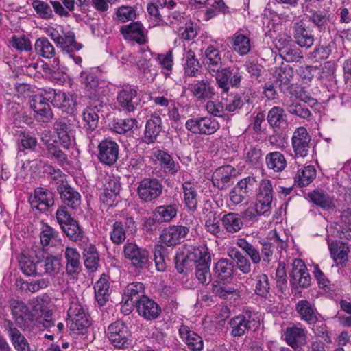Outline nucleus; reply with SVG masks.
Masks as SVG:
<instances>
[{
    "label": "nucleus",
    "instance_id": "1",
    "mask_svg": "<svg viewBox=\"0 0 351 351\" xmlns=\"http://www.w3.org/2000/svg\"><path fill=\"white\" fill-rule=\"evenodd\" d=\"M80 81L84 86L85 97L88 101H92L94 106H104V84L99 80V72L97 70L90 69L84 71L80 73Z\"/></svg>",
    "mask_w": 351,
    "mask_h": 351
},
{
    "label": "nucleus",
    "instance_id": "2",
    "mask_svg": "<svg viewBox=\"0 0 351 351\" xmlns=\"http://www.w3.org/2000/svg\"><path fill=\"white\" fill-rule=\"evenodd\" d=\"M48 35L63 53L69 55L76 64L81 65L82 58L80 56H76L75 52L82 49L83 45L76 41L75 35L73 32L62 31V34H61L58 30L53 28L48 31Z\"/></svg>",
    "mask_w": 351,
    "mask_h": 351
},
{
    "label": "nucleus",
    "instance_id": "3",
    "mask_svg": "<svg viewBox=\"0 0 351 351\" xmlns=\"http://www.w3.org/2000/svg\"><path fill=\"white\" fill-rule=\"evenodd\" d=\"M56 220L63 232L73 241H83L84 232L78 222L71 217L66 206H60L56 213Z\"/></svg>",
    "mask_w": 351,
    "mask_h": 351
},
{
    "label": "nucleus",
    "instance_id": "4",
    "mask_svg": "<svg viewBox=\"0 0 351 351\" xmlns=\"http://www.w3.org/2000/svg\"><path fill=\"white\" fill-rule=\"evenodd\" d=\"M111 344L117 349H128L132 346V333L127 325L121 320L111 323L106 331Z\"/></svg>",
    "mask_w": 351,
    "mask_h": 351
},
{
    "label": "nucleus",
    "instance_id": "5",
    "mask_svg": "<svg viewBox=\"0 0 351 351\" xmlns=\"http://www.w3.org/2000/svg\"><path fill=\"white\" fill-rule=\"evenodd\" d=\"M123 254L125 258L138 272L148 269L151 265L149 251L135 243L127 242L123 247Z\"/></svg>",
    "mask_w": 351,
    "mask_h": 351
},
{
    "label": "nucleus",
    "instance_id": "6",
    "mask_svg": "<svg viewBox=\"0 0 351 351\" xmlns=\"http://www.w3.org/2000/svg\"><path fill=\"white\" fill-rule=\"evenodd\" d=\"M254 315L252 311L245 309L242 313L231 318L228 322L231 335L234 337H241L248 331L257 328L259 323L255 319Z\"/></svg>",
    "mask_w": 351,
    "mask_h": 351
},
{
    "label": "nucleus",
    "instance_id": "7",
    "mask_svg": "<svg viewBox=\"0 0 351 351\" xmlns=\"http://www.w3.org/2000/svg\"><path fill=\"white\" fill-rule=\"evenodd\" d=\"M216 80L217 87L221 89V95L227 94L230 87L239 88L243 80V73L239 69L224 67L215 74H212Z\"/></svg>",
    "mask_w": 351,
    "mask_h": 351
},
{
    "label": "nucleus",
    "instance_id": "8",
    "mask_svg": "<svg viewBox=\"0 0 351 351\" xmlns=\"http://www.w3.org/2000/svg\"><path fill=\"white\" fill-rule=\"evenodd\" d=\"M185 127L194 134L211 135L219 129L220 125L211 117H197L188 119Z\"/></svg>",
    "mask_w": 351,
    "mask_h": 351
},
{
    "label": "nucleus",
    "instance_id": "9",
    "mask_svg": "<svg viewBox=\"0 0 351 351\" xmlns=\"http://www.w3.org/2000/svg\"><path fill=\"white\" fill-rule=\"evenodd\" d=\"M163 185L158 179L144 178L138 183L137 193L141 201L148 203L160 197Z\"/></svg>",
    "mask_w": 351,
    "mask_h": 351
},
{
    "label": "nucleus",
    "instance_id": "10",
    "mask_svg": "<svg viewBox=\"0 0 351 351\" xmlns=\"http://www.w3.org/2000/svg\"><path fill=\"white\" fill-rule=\"evenodd\" d=\"M68 317L71 323L70 329L77 334L84 331L90 326L88 315L84 307L77 302H72L68 310Z\"/></svg>",
    "mask_w": 351,
    "mask_h": 351
},
{
    "label": "nucleus",
    "instance_id": "11",
    "mask_svg": "<svg viewBox=\"0 0 351 351\" xmlns=\"http://www.w3.org/2000/svg\"><path fill=\"white\" fill-rule=\"evenodd\" d=\"M311 137L307 130L300 126L297 128L291 137V145L295 158H305L311 149Z\"/></svg>",
    "mask_w": 351,
    "mask_h": 351
},
{
    "label": "nucleus",
    "instance_id": "12",
    "mask_svg": "<svg viewBox=\"0 0 351 351\" xmlns=\"http://www.w3.org/2000/svg\"><path fill=\"white\" fill-rule=\"evenodd\" d=\"M97 159L103 165L109 167L114 165L119 154V145L110 139L102 140L97 146Z\"/></svg>",
    "mask_w": 351,
    "mask_h": 351
},
{
    "label": "nucleus",
    "instance_id": "13",
    "mask_svg": "<svg viewBox=\"0 0 351 351\" xmlns=\"http://www.w3.org/2000/svg\"><path fill=\"white\" fill-rule=\"evenodd\" d=\"M29 105L35 113V119L38 122L48 123L51 121L53 113L45 95H34L29 101Z\"/></svg>",
    "mask_w": 351,
    "mask_h": 351
},
{
    "label": "nucleus",
    "instance_id": "14",
    "mask_svg": "<svg viewBox=\"0 0 351 351\" xmlns=\"http://www.w3.org/2000/svg\"><path fill=\"white\" fill-rule=\"evenodd\" d=\"M71 145V140L58 138L53 136L51 145L47 151L48 154L57 162L63 166L69 163L67 152L69 151Z\"/></svg>",
    "mask_w": 351,
    "mask_h": 351
},
{
    "label": "nucleus",
    "instance_id": "15",
    "mask_svg": "<svg viewBox=\"0 0 351 351\" xmlns=\"http://www.w3.org/2000/svg\"><path fill=\"white\" fill-rule=\"evenodd\" d=\"M290 277V282L294 288H306L311 285L310 274L306 265L301 259H293Z\"/></svg>",
    "mask_w": 351,
    "mask_h": 351
},
{
    "label": "nucleus",
    "instance_id": "16",
    "mask_svg": "<svg viewBox=\"0 0 351 351\" xmlns=\"http://www.w3.org/2000/svg\"><path fill=\"white\" fill-rule=\"evenodd\" d=\"M31 206L40 213H45L54 205V195L49 189L37 187L34 189V195L29 198Z\"/></svg>",
    "mask_w": 351,
    "mask_h": 351
},
{
    "label": "nucleus",
    "instance_id": "17",
    "mask_svg": "<svg viewBox=\"0 0 351 351\" xmlns=\"http://www.w3.org/2000/svg\"><path fill=\"white\" fill-rule=\"evenodd\" d=\"M121 188V183L117 178L110 176L105 178L103 192L99 196L101 202L107 206H112L114 202L117 201Z\"/></svg>",
    "mask_w": 351,
    "mask_h": 351
},
{
    "label": "nucleus",
    "instance_id": "18",
    "mask_svg": "<svg viewBox=\"0 0 351 351\" xmlns=\"http://www.w3.org/2000/svg\"><path fill=\"white\" fill-rule=\"evenodd\" d=\"M123 226H125L126 230L130 234H135L137 230L136 223L131 217L116 221L110 232V239L114 244L119 245L126 239L128 235L123 231Z\"/></svg>",
    "mask_w": 351,
    "mask_h": 351
},
{
    "label": "nucleus",
    "instance_id": "19",
    "mask_svg": "<svg viewBox=\"0 0 351 351\" xmlns=\"http://www.w3.org/2000/svg\"><path fill=\"white\" fill-rule=\"evenodd\" d=\"M3 326L10 338V342L16 351H31L30 345L25 337L15 327L14 324L9 319H5Z\"/></svg>",
    "mask_w": 351,
    "mask_h": 351
},
{
    "label": "nucleus",
    "instance_id": "20",
    "mask_svg": "<svg viewBox=\"0 0 351 351\" xmlns=\"http://www.w3.org/2000/svg\"><path fill=\"white\" fill-rule=\"evenodd\" d=\"M136 308L138 315L147 321L158 319L162 313L160 306L148 296L138 300Z\"/></svg>",
    "mask_w": 351,
    "mask_h": 351
},
{
    "label": "nucleus",
    "instance_id": "21",
    "mask_svg": "<svg viewBox=\"0 0 351 351\" xmlns=\"http://www.w3.org/2000/svg\"><path fill=\"white\" fill-rule=\"evenodd\" d=\"M274 199V190L271 181L263 180L259 184V190L256 195V204L265 210L269 215L271 214L272 202Z\"/></svg>",
    "mask_w": 351,
    "mask_h": 351
},
{
    "label": "nucleus",
    "instance_id": "22",
    "mask_svg": "<svg viewBox=\"0 0 351 351\" xmlns=\"http://www.w3.org/2000/svg\"><path fill=\"white\" fill-rule=\"evenodd\" d=\"M117 99L119 106L129 113L134 112L141 102L137 90L130 86L123 87L119 92Z\"/></svg>",
    "mask_w": 351,
    "mask_h": 351
},
{
    "label": "nucleus",
    "instance_id": "23",
    "mask_svg": "<svg viewBox=\"0 0 351 351\" xmlns=\"http://www.w3.org/2000/svg\"><path fill=\"white\" fill-rule=\"evenodd\" d=\"M234 264L232 261L227 258H220L215 263L213 267V276L215 281L229 284L233 279Z\"/></svg>",
    "mask_w": 351,
    "mask_h": 351
},
{
    "label": "nucleus",
    "instance_id": "24",
    "mask_svg": "<svg viewBox=\"0 0 351 351\" xmlns=\"http://www.w3.org/2000/svg\"><path fill=\"white\" fill-rule=\"evenodd\" d=\"M178 209V199L170 198L169 204L156 207L152 215L159 223H170L177 217Z\"/></svg>",
    "mask_w": 351,
    "mask_h": 351
},
{
    "label": "nucleus",
    "instance_id": "25",
    "mask_svg": "<svg viewBox=\"0 0 351 351\" xmlns=\"http://www.w3.org/2000/svg\"><path fill=\"white\" fill-rule=\"evenodd\" d=\"M63 206L72 210H77L81 204V195L69 184L62 183L57 187Z\"/></svg>",
    "mask_w": 351,
    "mask_h": 351
},
{
    "label": "nucleus",
    "instance_id": "26",
    "mask_svg": "<svg viewBox=\"0 0 351 351\" xmlns=\"http://www.w3.org/2000/svg\"><path fill=\"white\" fill-rule=\"evenodd\" d=\"M162 129L161 117L156 112L152 113L146 121L142 141L146 144L155 143Z\"/></svg>",
    "mask_w": 351,
    "mask_h": 351
},
{
    "label": "nucleus",
    "instance_id": "27",
    "mask_svg": "<svg viewBox=\"0 0 351 351\" xmlns=\"http://www.w3.org/2000/svg\"><path fill=\"white\" fill-rule=\"evenodd\" d=\"M35 258L30 255L22 254L19 256V267L25 276H41L42 267L41 257L38 254H35Z\"/></svg>",
    "mask_w": 351,
    "mask_h": 351
},
{
    "label": "nucleus",
    "instance_id": "28",
    "mask_svg": "<svg viewBox=\"0 0 351 351\" xmlns=\"http://www.w3.org/2000/svg\"><path fill=\"white\" fill-rule=\"evenodd\" d=\"M295 311L300 319L309 325L316 324L320 317L315 304L307 300H299L295 304Z\"/></svg>",
    "mask_w": 351,
    "mask_h": 351
},
{
    "label": "nucleus",
    "instance_id": "29",
    "mask_svg": "<svg viewBox=\"0 0 351 351\" xmlns=\"http://www.w3.org/2000/svg\"><path fill=\"white\" fill-rule=\"evenodd\" d=\"M285 340L294 351H301L302 346L306 344V331L298 326L287 327L284 333Z\"/></svg>",
    "mask_w": 351,
    "mask_h": 351
},
{
    "label": "nucleus",
    "instance_id": "30",
    "mask_svg": "<svg viewBox=\"0 0 351 351\" xmlns=\"http://www.w3.org/2000/svg\"><path fill=\"white\" fill-rule=\"evenodd\" d=\"M189 90L199 101L210 99L216 93L213 85L208 80L194 81L189 84Z\"/></svg>",
    "mask_w": 351,
    "mask_h": 351
},
{
    "label": "nucleus",
    "instance_id": "31",
    "mask_svg": "<svg viewBox=\"0 0 351 351\" xmlns=\"http://www.w3.org/2000/svg\"><path fill=\"white\" fill-rule=\"evenodd\" d=\"M12 314L16 324L24 330L29 328L34 319V315L23 302H16L12 308Z\"/></svg>",
    "mask_w": 351,
    "mask_h": 351
},
{
    "label": "nucleus",
    "instance_id": "32",
    "mask_svg": "<svg viewBox=\"0 0 351 351\" xmlns=\"http://www.w3.org/2000/svg\"><path fill=\"white\" fill-rule=\"evenodd\" d=\"M203 64L209 73L215 74L222 69V60L218 49L213 45H208L203 56Z\"/></svg>",
    "mask_w": 351,
    "mask_h": 351
},
{
    "label": "nucleus",
    "instance_id": "33",
    "mask_svg": "<svg viewBox=\"0 0 351 351\" xmlns=\"http://www.w3.org/2000/svg\"><path fill=\"white\" fill-rule=\"evenodd\" d=\"M293 37L295 43L301 47L308 49L314 43L312 30L302 21L295 23Z\"/></svg>",
    "mask_w": 351,
    "mask_h": 351
},
{
    "label": "nucleus",
    "instance_id": "34",
    "mask_svg": "<svg viewBox=\"0 0 351 351\" xmlns=\"http://www.w3.org/2000/svg\"><path fill=\"white\" fill-rule=\"evenodd\" d=\"M222 100L225 105V110L229 112H236L241 109L245 104H252L251 97L247 93H240L228 95L224 97L222 95Z\"/></svg>",
    "mask_w": 351,
    "mask_h": 351
},
{
    "label": "nucleus",
    "instance_id": "35",
    "mask_svg": "<svg viewBox=\"0 0 351 351\" xmlns=\"http://www.w3.org/2000/svg\"><path fill=\"white\" fill-rule=\"evenodd\" d=\"M154 157L158 162V165L163 171L169 175H175L180 170L179 162H176L173 158L167 151L157 149L154 154Z\"/></svg>",
    "mask_w": 351,
    "mask_h": 351
},
{
    "label": "nucleus",
    "instance_id": "36",
    "mask_svg": "<svg viewBox=\"0 0 351 351\" xmlns=\"http://www.w3.org/2000/svg\"><path fill=\"white\" fill-rule=\"evenodd\" d=\"M266 120L274 130H283L288 125L287 114L283 108L273 106L267 112Z\"/></svg>",
    "mask_w": 351,
    "mask_h": 351
},
{
    "label": "nucleus",
    "instance_id": "37",
    "mask_svg": "<svg viewBox=\"0 0 351 351\" xmlns=\"http://www.w3.org/2000/svg\"><path fill=\"white\" fill-rule=\"evenodd\" d=\"M293 69L289 65L280 66L276 71V85L278 86L283 93H291L293 84L291 80L293 77Z\"/></svg>",
    "mask_w": 351,
    "mask_h": 351
},
{
    "label": "nucleus",
    "instance_id": "38",
    "mask_svg": "<svg viewBox=\"0 0 351 351\" xmlns=\"http://www.w3.org/2000/svg\"><path fill=\"white\" fill-rule=\"evenodd\" d=\"M179 334L182 340L191 351H201L204 348L203 339L201 336L190 330L189 326L181 325Z\"/></svg>",
    "mask_w": 351,
    "mask_h": 351
},
{
    "label": "nucleus",
    "instance_id": "39",
    "mask_svg": "<svg viewBox=\"0 0 351 351\" xmlns=\"http://www.w3.org/2000/svg\"><path fill=\"white\" fill-rule=\"evenodd\" d=\"M233 171L234 168L230 165L217 168L212 176L211 180L214 186L217 187L219 190H224L229 187Z\"/></svg>",
    "mask_w": 351,
    "mask_h": 351
},
{
    "label": "nucleus",
    "instance_id": "40",
    "mask_svg": "<svg viewBox=\"0 0 351 351\" xmlns=\"http://www.w3.org/2000/svg\"><path fill=\"white\" fill-rule=\"evenodd\" d=\"M143 29V26L141 23L132 22L128 25H123L120 32L125 38H130L142 45L146 42Z\"/></svg>",
    "mask_w": 351,
    "mask_h": 351
},
{
    "label": "nucleus",
    "instance_id": "41",
    "mask_svg": "<svg viewBox=\"0 0 351 351\" xmlns=\"http://www.w3.org/2000/svg\"><path fill=\"white\" fill-rule=\"evenodd\" d=\"M92 101H88V106L84 109L83 112V120L84 125L83 128L86 131L93 132L97 127L99 123V112L104 106H94Z\"/></svg>",
    "mask_w": 351,
    "mask_h": 351
},
{
    "label": "nucleus",
    "instance_id": "42",
    "mask_svg": "<svg viewBox=\"0 0 351 351\" xmlns=\"http://www.w3.org/2000/svg\"><path fill=\"white\" fill-rule=\"evenodd\" d=\"M308 197L314 204L324 210H331L335 208L334 199L322 189H315L308 193Z\"/></svg>",
    "mask_w": 351,
    "mask_h": 351
},
{
    "label": "nucleus",
    "instance_id": "43",
    "mask_svg": "<svg viewBox=\"0 0 351 351\" xmlns=\"http://www.w3.org/2000/svg\"><path fill=\"white\" fill-rule=\"evenodd\" d=\"M33 311L40 317L42 320L40 323L45 328H51L54 326V319L53 318V312L44 303L41 302L38 298L32 300Z\"/></svg>",
    "mask_w": 351,
    "mask_h": 351
},
{
    "label": "nucleus",
    "instance_id": "44",
    "mask_svg": "<svg viewBox=\"0 0 351 351\" xmlns=\"http://www.w3.org/2000/svg\"><path fill=\"white\" fill-rule=\"evenodd\" d=\"M144 285L142 282H133L128 285L123 295V300H125V304L136 306L138 300L146 296L144 294Z\"/></svg>",
    "mask_w": 351,
    "mask_h": 351
},
{
    "label": "nucleus",
    "instance_id": "45",
    "mask_svg": "<svg viewBox=\"0 0 351 351\" xmlns=\"http://www.w3.org/2000/svg\"><path fill=\"white\" fill-rule=\"evenodd\" d=\"M220 220L223 228L230 234L238 232L243 227L241 216L237 213L229 212L224 213Z\"/></svg>",
    "mask_w": 351,
    "mask_h": 351
},
{
    "label": "nucleus",
    "instance_id": "46",
    "mask_svg": "<svg viewBox=\"0 0 351 351\" xmlns=\"http://www.w3.org/2000/svg\"><path fill=\"white\" fill-rule=\"evenodd\" d=\"M66 271L69 276L79 273L81 268L80 254L77 249L66 247L64 251Z\"/></svg>",
    "mask_w": 351,
    "mask_h": 351
},
{
    "label": "nucleus",
    "instance_id": "47",
    "mask_svg": "<svg viewBox=\"0 0 351 351\" xmlns=\"http://www.w3.org/2000/svg\"><path fill=\"white\" fill-rule=\"evenodd\" d=\"M189 253V258L195 263V267L207 266V265L211 264V254L206 245L193 247Z\"/></svg>",
    "mask_w": 351,
    "mask_h": 351
},
{
    "label": "nucleus",
    "instance_id": "48",
    "mask_svg": "<svg viewBox=\"0 0 351 351\" xmlns=\"http://www.w3.org/2000/svg\"><path fill=\"white\" fill-rule=\"evenodd\" d=\"M230 44L233 51L242 56L247 55L251 50L250 39L239 32H236L230 38Z\"/></svg>",
    "mask_w": 351,
    "mask_h": 351
},
{
    "label": "nucleus",
    "instance_id": "49",
    "mask_svg": "<svg viewBox=\"0 0 351 351\" xmlns=\"http://www.w3.org/2000/svg\"><path fill=\"white\" fill-rule=\"evenodd\" d=\"M84 263L86 268L91 271H95L99 266V256L95 245H87L82 252Z\"/></svg>",
    "mask_w": 351,
    "mask_h": 351
},
{
    "label": "nucleus",
    "instance_id": "50",
    "mask_svg": "<svg viewBox=\"0 0 351 351\" xmlns=\"http://www.w3.org/2000/svg\"><path fill=\"white\" fill-rule=\"evenodd\" d=\"M184 74L189 77H197L200 73V64L195 52L189 50L183 55Z\"/></svg>",
    "mask_w": 351,
    "mask_h": 351
},
{
    "label": "nucleus",
    "instance_id": "51",
    "mask_svg": "<svg viewBox=\"0 0 351 351\" xmlns=\"http://www.w3.org/2000/svg\"><path fill=\"white\" fill-rule=\"evenodd\" d=\"M110 285L107 276L103 275L94 286L95 297L99 306H103L108 301Z\"/></svg>",
    "mask_w": 351,
    "mask_h": 351
},
{
    "label": "nucleus",
    "instance_id": "52",
    "mask_svg": "<svg viewBox=\"0 0 351 351\" xmlns=\"http://www.w3.org/2000/svg\"><path fill=\"white\" fill-rule=\"evenodd\" d=\"M266 166L274 172H281L287 167V160L282 153L275 151L267 154L265 156Z\"/></svg>",
    "mask_w": 351,
    "mask_h": 351
},
{
    "label": "nucleus",
    "instance_id": "53",
    "mask_svg": "<svg viewBox=\"0 0 351 351\" xmlns=\"http://www.w3.org/2000/svg\"><path fill=\"white\" fill-rule=\"evenodd\" d=\"M317 171L313 165L305 166L298 170L294 177V182L299 187L310 184L316 178Z\"/></svg>",
    "mask_w": 351,
    "mask_h": 351
},
{
    "label": "nucleus",
    "instance_id": "54",
    "mask_svg": "<svg viewBox=\"0 0 351 351\" xmlns=\"http://www.w3.org/2000/svg\"><path fill=\"white\" fill-rule=\"evenodd\" d=\"M182 191L186 207L192 211L196 210L197 206V193L194 184L191 182H184L182 184Z\"/></svg>",
    "mask_w": 351,
    "mask_h": 351
},
{
    "label": "nucleus",
    "instance_id": "55",
    "mask_svg": "<svg viewBox=\"0 0 351 351\" xmlns=\"http://www.w3.org/2000/svg\"><path fill=\"white\" fill-rule=\"evenodd\" d=\"M34 49L38 55L46 59L52 58L56 55L55 47L45 37L38 38L36 40Z\"/></svg>",
    "mask_w": 351,
    "mask_h": 351
},
{
    "label": "nucleus",
    "instance_id": "56",
    "mask_svg": "<svg viewBox=\"0 0 351 351\" xmlns=\"http://www.w3.org/2000/svg\"><path fill=\"white\" fill-rule=\"evenodd\" d=\"M331 257L339 265H345L348 261V247L343 243L332 241L329 246Z\"/></svg>",
    "mask_w": 351,
    "mask_h": 351
},
{
    "label": "nucleus",
    "instance_id": "57",
    "mask_svg": "<svg viewBox=\"0 0 351 351\" xmlns=\"http://www.w3.org/2000/svg\"><path fill=\"white\" fill-rule=\"evenodd\" d=\"M133 128H138V122L135 118L114 120L111 127L113 132L119 134H125L131 132Z\"/></svg>",
    "mask_w": 351,
    "mask_h": 351
},
{
    "label": "nucleus",
    "instance_id": "58",
    "mask_svg": "<svg viewBox=\"0 0 351 351\" xmlns=\"http://www.w3.org/2000/svg\"><path fill=\"white\" fill-rule=\"evenodd\" d=\"M41 276L45 274L53 275L58 274L61 268L60 258L55 256H47L43 261L41 259Z\"/></svg>",
    "mask_w": 351,
    "mask_h": 351
},
{
    "label": "nucleus",
    "instance_id": "59",
    "mask_svg": "<svg viewBox=\"0 0 351 351\" xmlns=\"http://www.w3.org/2000/svg\"><path fill=\"white\" fill-rule=\"evenodd\" d=\"M237 245L246 253L250 258L253 264L258 265L261 262V256L259 251L245 239H238Z\"/></svg>",
    "mask_w": 351,
    "mask_h": 351
},
{
    "label": "nucleus",
    "instance_id": "60",
    "mask_svg": "<svg viewBox=\"0 0 351 351\" xmlns=\"http://www.w3.org/2000/svg\"><path fill=\"white\" fill-rule=\"evenodd\" d=\"M255 293L261 297L266 298L269 294L271 285L269 277L265 274H260L256 277Z\"/></svg>",
    "mask_w": 351,
    "mask_h": 351
},
{
    "label": "nucleus",
    "instance_id": "61",
    "mask_svg": "<svg viewBox=\"0 0 351 351\" xmlns=\"http://www.w3.org/2000/svg\"><path fill=\"white\" fill-rule=\"evenodd\" d=\"M38 144L36 137L25 131H21L18 138L19 150L27 149L34 151Z\"/></svg>",
    "mask_w": 351,
    "mask_h": 351
},
{
    "label": "nucleus",
    "instance_id": "62",
    "mask_svg": "<svg viewBox=\"0 0 351 351\" xmlns=\"http://www.w3.org/2000/svg\"><path fill=\"white\" fill-rule=\"evenodd\" d=\"M279 52L280 56L287 62H298L303 58L301 50L296 47L285 46Z\"/></svg>",
    "mask_w": 351,
    "mask_h": 351
},
{
    "label": "nucleus",
    "instance_id": "63",
    "mask_svg": "<svg viewBox=\"0 0 351 351\" xmlns=\"http://www.w3.org/2000/svg\"><path fill=\"white\" fill-rule=\"evenodd\" d=\"M287 112L291 115L301 119L308 118L311 113L307 106L300 101H294L287 106Z\"/></svg>",
    "mask_w": 351,
    "mask_h": 351
},
{
    "label": "nucleus",
    "instance_id": "64",
    "mask_svg": "<svg viewBox=\"0 0 351 351\" xmlns=\"http://www.w3.org/2000/svg\"><path fill=\"white\" fill-rule=\"evenodd\" d=\"M156 60L162 68V73L166 77H169L173 68V60L171 50H169L165 54H158Z\"/></svg>",
    "mask_w": 351,
    "mask_h": 351
}]
</instances>
